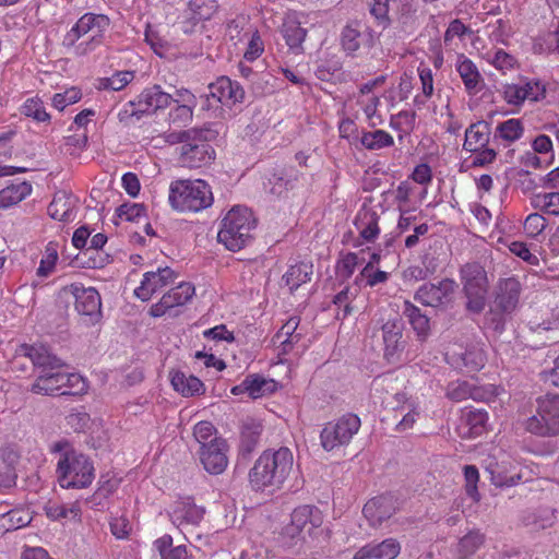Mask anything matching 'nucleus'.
<instances>
[{
    "label": "nucleus",
    "mask_w": 559,
    "mask_h": 559,
    "mask_svg": "<svg viewBox=\"0 0 559 559\" xmlns=\"http://www.w3.org/2000/svg\"><path fill=\"white\" fill-rule=\"evenodd\" d=\"M292 451L282 447L278 450H265L249 471V483L253 490H275L282 487L293 469Z\"/></svg>",
    "instance_id": "nucleus-1"
},
{
    "label": "nucleus",
    "mask_w": 559,
    "mask_h": 559,
    "mask_svg": "<svg viewBox=\"0 0 559 559\" xmlns=\"http://www.w3.org/2000/svg\"><path fill=\"white\" fill-rule=\"evenodd\" d=\"M23 352L31 359L36 377L31 391L43 395L62 391L66 378L63 361L45 346H24Z\"/></svg>",
    "instance_id": "nucleus-2"
},
{
    "label": "nucleus",
    "mask_w": 559,
    "mask_h": 559,
    "mask_svg": "<svg viewBox=\"0 0 559 559\" xmlns=\"http://www.w3.org/2000/svg\"><path fill=\"white\" fill-rule=\"evenodd\" d=\"M52 451L59 453L57 478L62 488L81 489L88 487L95 478V468L91 459L75 451L66 441L56 442Z\"/></svg>",
    "instance_id": "nucleus-3"
},
{
    "label": "nucleus",
    "mask_w": 559,
    "mask_h": 559,
    "mask_svg": "<svg viewBox=\"0 0 559 559\" xmlns=\"http://www.w3.org/2000/svg\"><path fill=\"white\" fill-rule=\"evenodd\" d=\"M168 199L177 211L199 212L212 205L213 193L204 180H176L170 183Z\"/></svg>",
    "instance_id": "nucleus-4"
},
{
    "label": "nucleus",
    "mask_w": 559,
    "mask_h": 559,
    "mask_svg": "<svg viewBox=\"0 0 559 559\" xmlns=\"http://www.w3.org/2000/svg\"><path fill=\"white\" fill-rule=\"evenodd\" d=\"M255 227L252 212L247 207H233L222 221L217 240L230 251H238L251 240Z\"/></svg>",
    "instance_id": "nucleus-5"
},
{
    "label": "nucleus",
    "mask_w": 559,
    "mask_h": 559,
    "mask_svg": "<svg viewBox=\"0 0 559 559\" xmlns=\"http://www.w3.org/2000/svg\"><path fill=\"white\" fill-rule=\"evenodd\" d=\"M536 403V413L525 420V430L543 438L559 436V394L538 397Z\"/></svg>",
    "instance_id": "nucleus-6"
},
{
    "label": "nucleus",
    "mask_w": 559,
    "mask_h": 559,
    "mask_svg": "<svg viewBox=\"0 0 559 559\" xmlns=\"http://www.w3.org/2000/svg\"><path fill=\"white\" fill-rule=\"evenodd\" d=\"M463 292L467 298L466 309L480 313L486 305L488 278L485 269L477 262L466 263L460 271Z\"/></svg>",
    "instance_id": "nucleus-7"
},
{
    "label": "nucleus",
    "mask_w": 559,
    "mask_h": 559,
    "mask_svg": "<svg viewBox=\"0 0 559 559\" xmlns=\"http://www.w3.org/2000/svg\"><path fill=\"white\" fill-rule=\"evenodd\" d=\"M360 418L352 413L324 425L321 433V445L325 451L347 445L360 428Z\"/></svg>",
    "instance_id": "nucleus-8"
},
{
    "label": "nucleus",
    "mask_w": 559,
    "mask_h": 559,
    "mask_svg": "<svg viewBox=\"0 0 559 559\" xmlns=\"http://www.w3.org/2000/svg\"><path fill=\"white\" fill-rule=\"evenodd\" d=\"M217 9L218 5L215 0H187L186 7L179 12L175 25L182 33L192 34L200 23L211 20Z\"/></svg>",
    "instance_id": "nucleus-9"
},
{
    "label": "nucleus",
    "mask_w": 559,
    "mask_h": 559,
    "mask_svg": "<svg viewBox=\"0 0 559 559\" xmlns=\"http://www.w3.org/2000/svg\"><path fill=\"white\" fill-rule=\"evenodd\" d=\"M66 295L74 298L75 310L79 314L88 318L90 323L94 324L102 316L100 295L94 287H84L80 283H73L63 287Z\"/></svg>",
    "instance_id": "nucleus-10"
},
{
    "label": "nucleus",
    "mask_w": 559,
    "mask_h": 559,
    "mask_svg": "<svg viewBox=\"0 0 559 559\" xmlns=\"http://www.w3.org/2000/svg\"><path fill=\"white\" fill-rule=\"evenodd\" d=\"M456 287V283L451 278L426 283L415 292L414 299L426 307H445L451 302Z\"/></svg>",
    "instance_id": "nucleus-11"
},
{
    "label": "nucleus",
    "mask_w": 559,
    "mask_h": 559,
    "mask_svg": "<svg viewBox=\"0 0 559 559\" xmlns=\"http://www.w3.org/2000/svg\"><path fill=\"white\" fill-rule=\"evenodd\" d=\"M228 444L222 437L211 439V444L200 447L198 454L203 468L211 475H219L228 466Z\"/></svg>",
    "instance_id": "nucleus-12"
},
{
    "label": "nucleus",
    "mask_w": 559,
    "mask_h": 559,
    "mask_svg": "<svg viewBox=\"0 0 559 559\" xmlns=\"http://www.w3.org/2000/svg\"><path fill=\"white\" fill-rule=\"evenodd\" d=\"M447 360L456 369L476 372L485 366L487 357L483 346L478 343H473L448 352Z\"/></svg>",
    "instance_id": "nucleus-13"
},
{
    "label": "nucleus",
    "mask_w": 559,
    "mask_h": 559,
    "mask_svg": "<svg viewBox=\"0 0 559 559\" xmlns=\"http://www.w3.org/2000/svg\"><path fill=\"white\" fill-rule=\"evenodd\" d=\"M204 513V508L197 506L191 498H185L173 504L169 518L173 524L186 534L201 523Z\"/></svg>",
    "instance_id": "nucleus-14"
},
{
    "label": "nucleus",
    "mask_w": 559,
    "mask_h": 559,
    "mask_svg": "<svg viewBox=\"0 0 559 559\" xmlns=\"http://www.w3.org/2000/svg\"><path fill=\"white\" fill-rule=\"evenodd\" d=\"M173 103L175 106L169 110L167 121L176 128L187 127L192 122L193 111L198 105L195 95L188 88L176 90Z\"/></svg>",
    "instance_id": "nucleus-15"
},
{
    "label": "nucleus",
    "mask_w": 559,
    "mask_h": 559,
    "mask_svg": "<svg viewBox=\"0 0 559 559\" xmlns=\"http://www.w3.org/2000/svg\"><path fill=\"white\" fill-rule=\"evenodd\" d=\"M323 523L322 512L314 506H300L297 507L292 513L290 525L287 528L288 534L293 537L302 534V539L306 535L311 536L314 530L319 528Z\"/></svg>",
    "instance_id": "nucleus-16"
},
{
    "label": "nucleus",
    "mask_w": 559,
    "mask_h": 559,
    "mask_svg": "<svg viewBox=\"0 0 559 559\" xmlns=\"http://www.w3.org/2000/svg\"><path fill=\"white\" fill-rule=\"evenodd\" d=\"M174 95L166 93L158 84L145 87L133 100L131 106H138V111L143 115H154L164 110L173 103Z\"/></svg>",
    "instance_id": "nucleus-17"
},
{
    "label": "nucleus",
    "mask_w": 559,
    "mask_h": 559,
    "mask_svg": "<svg viewBox=\"0 0 559 559\" xmlns=\"http://www.w3.org/2000/svg\"><path fill=\"white\" fill-rule=\"evenodd\" d=\"M403 331L404 323L400 318L390 319L382 325L384 357L390 364L397 362L405 348Z\"/></svg>",
    "instance_id": "nucleus-18"
},
{
    "label": "nucleus",
    "mask_w": 559,
    "mask_h": 559,
    "mask_svg": "<svg viewBox=\"0 0 559 559\" xmlns=\"http://www.w3.org/2000/svg\"><path fill=\"white\" fill-rule=\"evenodd\" d=\"M212 140H195L180 148L179 162L188 168H200L210 164L215 158V151L210 145Z\"/></svg>",
    "instance_id": "nucleus-19"
},
{
    "label": "nucleus",
    "mask_w": 559,
    "mask_h": 559,
    "mask_svg": "<svg viewBox=\"0 0 559 559\" xmlns=\"http://www.w3.org/2000/svg\"><path fill=\"white\" fill-rule=\"evenodd\" d=\"M397 509L399 502L395 496L384 493L370 499L364 506L362 513L372 526H378L390 519Z\"/></svg>",
    "instance_id": "nucleus-20"
},
{
    "label": "nucleus",
    "mask_w": 559,
    "mask_h": 559,
    "mask_svg": "<svg viewBox=\"0 0 559 559\" xmlns=\"http://www.w3.org/2000/svg\"><path fill=\"white\" fill-rule=\"evenodd\" d=\"M175 278V272L168 266L158 267L155 272H146L141 285L135 288L134 295L142 301H147L155 293L174 283Z\"/></svg>",
    "instance_id": "nucleus-21"
},
{
    "label": "nucleus",
    "mask_w": 559,
    "mask_h": 559,
    "mask_svg": "<svg viewBox=\"0 0 559 559\" xmlns=\"http://www.w3.org/2000/svg\"><path fill=\"white\" fill-rule=\"evenodd\" d=\"M521 292V283L515 277L500 280L496 288L493 306L507 313H513L519 306Z\"/></svg>",
    "instance_id": "nucleus-22"
},
{
    "label": "nucleus",
    "mask_w": 559,
    "mask_h": 559,
    "mask_svg": "<svg viewBox=\"0 0 559 559\" xmlns=\"http://www.w3.org/2000/svg\"><path fill=\"white\" fill-rule=\"evenodd\" d=\"M210 96L224 105H234L243 102L245 90L237 82L227 76H221L209 85Z\"/></svg>",
    "instance_id": "nucleus-23"
},
{
    "label": "nucleus",
    "mask_w": 559,
    "mask_h": 559,
    "mask_svg": "<svg viewBox=\"0 0 559 559\" xmlns=\"http://www.w3.org/2000/svg\"><path fill=\"white\" fill-rule=\"evenodd\" d=\"M402 313L419 342H426L431 334L430 319L409 300H404Z\"/></svg>",
    "instance_id": "nucleus-24"
},
{
    "label": "nucleus",
    "mask_w": 559,
    "mask_h": 559,
    "mask_svg": "<svg viewBox=\"0 0 559 559\" xmlns=\"http://www.w3.org/2000/svg\"><path fill=\"white\" fill-rule=\"evenodd\" d=\"M401 545L394 538H388L379 544H368L361 547L354 559H395L400 554Z\"/></svg>",
    "instance_id": "nucleus-25"
},
{
    "label": "nucleus",
    "mask_w": 559,
    "mask_h": 559,
    "mask_svg": "<svg viewBox=\"0 0 559 559\" xmlns=\"http://www.w3.org/2000/svg\"><path fill=\"white\" fill-rule=\"evenodd\" d=\"M218 131L214 130L210 124H204L200 128H191L187 130H174L164 134L165 142L174 145L181 143L186 145L195 140H215Z\"/></svg>",
    "instance_id": "nucleus-26"
},
{
    "label": "nucleus",
    "mask_w": 559,
    "mask_h": 559,
    "mask_svg": "<svg viewBox=\"0 0 559 559\" xmlns=\"http://www.w3.org/2000/svg\"><path fill=\"white\" fill-rule=\"evenodd\" d=\"M490 138V124L484 120L472 123L465 131L463 148L475 153L486 147Z\"/></svg>",
    "instance_id": "nucleus-27"
},
{
    "label": "nucleus",
    "mask_w": 559,
    "mask_h": 559,
    "mask_svg": "<svg viewBox=\"0 0 559 559\" xmlns=\"http://www.w3.org/2000/svg\"><path fill=\"white\" fill-rule=\"evenodd\" d=\"M485 471L489 473L490 480L496 487H512L522 481V474L512 472L504 463L489 460Z\"/></svg>",
    "instance_id": "nucleus-28"
},
{
    "label": "nucleus",
    "mask_w": 559,
    "mask_h": 559,
    "mask_svg": "<svg viewBox=\"0 0 559 559\" xmlns=\"http://www.w3.org/2000/svg\"><path fill=\"white\" fill-rule=\"evenodd\" d=\"M109 24L110 20L107 15L88 12L83 14L72 27L81 38L90 32L103 35Z\"/></svg>",
    "instance_id": "nucleus-29"
},
{
    "label": "nucleus",
    "mask_w": 559,
    "mask_h": 559,
    "mask_svg": "<svg viewBox=\"0 0 559 559\" xmlns=\"http://www.w3.org/2000/svg\"><path fill=\"white\" fill-rule=\"evenodd\" d=\"M107 242V237L98 233L94 235L90 241V247H87L81 254H78L75 257V263L79 266L82 267H88V269H96L103 266V259H97L96 257L92 254H99L98 250L102 249L105 243Z\"/></svg>",
    "instance_id": "nucleus-30"
},
{
    "label": "nucleus",
    "mask_w": 559,
    "mask_h": 559,
    "mask_svg": "<svg viewBox=\"0 0 559 559\" xmlns=\"http://www.w3.org/2000/svg\"><path fill=\"white\" fill-rule=\"evenodd\" d=\"M312 273V263L301 261L288 267L283 275V281L289 287L290 293H293L302 284L308 283L311 280Z\"/></svg>",
    "instance_id": "nucleus-31"
},
{
    "label": "nucleus",
    "mask_w": 559,
    "mask_h": 559,
    "mask_svg": "<svg viewBox=\"0 0 559 559\" xmlns=\"http://www.w3.org/2000/svg\"><path fill=\"white\" fill-rule=\"evenodd\" d=\"M170 382L173 388L183 396H193L204 391V384L199 378L187 376L179 370L170 372Z\"/></svg>",
    "instance_id": "nucleus-32"
},
{
    "label": "nucleus",
    "mask_w": 559,
    "mask_h": 559,
    "mask_svg": "<svg viewBox=\"0 0 559 559\" xmlns=\"http://www.w3.org/2000/svg\"><path fill=\"white\" fill-rule=\"evenodd\" d=\"M73 206L74 202L71 195L67 191H58L48 205V214L59 222H68L72 217Z\"/></svg>",
    "instance_id": "nucleus-33"
},
{
    "label": "nucleus",
    "mask_w": 559,
    "mask_h": 559,
    "mask_svg": "<svg viewBox=\"0 0 559 559\" xmlns=\"http://www.w3.org/2000/svg\"><path fill=\"white\" fill-rule=\"evenodd\" d=\"M378 214L371 209L360 211L355 219V226L359 230V235L366 241L374 240L379 233Z\"/></svg>",
    "instance_id": "nucleus-34"
},
{
    "label": "nucleus",
    "mask_w": 559,
    "mask_h": 559,
    "mask_svg": "<svg viewBox=\"0 0 559 559\" xmlns=\"http://www.w3.org/2000/svg\"><path fill=\"white\" fill-rule=\"evenodd\" d=\"M456 70L468 94L473 95L480 91L481 76L472 60L465 58L460 61Z\"/></svg>",
    "instance_id": "nucleus-35"
},
{
    "label": "nucleus",
    "mask_w": 559,
    "mask_h": 559,
    "mask_svg": "<svg viewBox=\"0 0 559 559\" xmlns=\"http://www.w3.org/2000/svg\"><path fill=\"white\" fill-rule=\"evenodd\" d=\"M282 33L287 46L296 51L302 50V43L306 38L307 31L300 26V22L288 17L283 23Z\"/></svg>",
    "instance_id": "nucleus-36"
},
{
    "label": "nucleus",
    "mask_w": 559,
    "mask_h": 559,
    "mask_svg": "<svg viewBox=\"0 0 559 559\" xmlns=\"http://www.w3.org/2000/svg\"><path fill=\"white\" fill-rule=\"evenodd\" d=\"M32 192V186L26 182H19L0 190V209L15 205L23 201Z\"/></svg>",
    "instance_id": "nucleus-37"
},
{
    "label": "nucleus",
    "mask_w": 559,
    "mask_h": 559,
    "mask_svg": "<svg viewBox=\"0 0 559 559\" xmlns=\"http://www.w3.org/2000/svg\"><path fill=\"white\" fill-rule=\"evenodd\" d=\"M360 144L368 151H379L394 144L393 136L384 130L362 131Z\"/></svg>",
    "instance_id": "nucleus-38"
},
{
    "label": "nucleus",
    "mask_w": 559,
    "mask_h": 559,
    "mask_svg": "<svg viewBox=\"0 0 559 559\" xmlns=\"http://www.w3.org/2000/svg\"><path fill=\"white\" fill-rule=\"evenodd\" d=\"M262 426L254 420L246 421L241 429L240 452L243 455L250 454L259 443Z\"/></svg>",
    "instance_id": "nucleus-39"
},
{
    "label": "nucleus",
    "mask_w": 559,
    "mask_h": 559,
    "mask_svg": "<svg viewBox=\"0 0 559 559\" xmlns=\"http://www.w3.org/2000/svg\"><path fill=\"white\" fill-rule=\"evenodd\" d=\"M360 27L361 25L359 23H349L342 31L341 44L348 55H353L357 51L366 37L361 33Z\"/></svg>",
    "instance_id": "nucleus-40"
},
{
    "label": "nucleus",
    "mask_w": 559,
    "mask_h": 559,
    "mask_svg": "<svg viewBox=\"0 0 559 559\" xmlns=\"http://www.w3.org/2000/svg\"><path fill=\"white\" fill-rule=\"evenodd\" d=\"M447 396L454 402H462L468 397L479 400L480 391L467 381H452L447 386Z\"/></svg>",
    "instance_id": "nucleus-41"
},
{
    "label": "nucleus",
    "mask_w": 559,
    "mask_h": 559,
    "mask_svg": "<svg viewBox=\"0 0 559 559\" xmlns=\"http://www.w3.org/2000/svg\"><path fill=\"white\" fill-rule=\"evenodd\" d=\"M524 133V126L520 119L511 118L496 127L495 136L508 143L519 140Z\"/></svg>",
    "instance_id": "nucleus-42"
},
{
    "label": "nucleus",
    "mask_w": 559,
    "mask_h": 559,
    "mask_svg": "<svg viewBox=\"0 0 559 559\" xmlns=\"http://www.w3.org/2000/svg\"><path fill=\"white\" fill-rule=\"evenodd\" d=\"M155 548L159 552L162 559H187L188 554L186 546H173V537L164 535L154 543Z\"/></svg>",
    "instance_id": "nucleus-43"
},
{
    "label": "nucleus",
    "mask_w": 559,
    "mask_h": 559,
    "mask_svg": "<svg viewBox=\"0 0 559 559\" xmlns=\"http://www.w3.org/2000/svg\"><path fill=\"white\" fill-rule=\"evenodd\" d=\"M298 325L299 319L297 317H292L276 333L275 337L281 342L284 353H287L293 344L300 340V334L296 333Z\"/></svg>",
    "instance_id": "nucleus-44"
},
{
    "label": "nucleus",
    "mask_w": 559,
    "mask_h": 559,
    "mask_svg": "<svg viewBox=\"0 0 559 559\" xmlns=\"http://www.w3.org/2000/svg\"><path fill=\"white\" fill-rule=\"evenodd\" d=\"M248 382V395L252 399H259L270 394L275 389V382L264 377L253 373L246 377Z\"/></svg>",
    "instance_id": "nucleus-45"
},
{
    "label": "nucleus",
    "mask_w": 559,
    "mask_h": 559,
    "mask_svg": "<svg viewBox=\"0 0 559 559\" xmlns=\"http://www.w3.org/2000/svg\"><path fill=\"white\" fill-rule=\"evenodd\" d=\"M532 206L549 215H559V192L535 194L532 198Z\"/></svg>",
    "instance_id": "nucleus-46"
},
{
    "label": "nucleus",
    "mask_w": 559,
    "mask_h": 559,
    "mask_svg": "<svg viewBox=\"0 0 559 559\" xmlns=\"http://www.w3.org/2000/svg\"><path fill=\"white\" fill-rule=\"evenodd\" d=\"M194 286L191 283L182 282L178 286L164 294L168 298L171 308L186 305L194 295Z\"/></svg>",
    "instance_id": "nucleus-47"
},
{
    "label": "nucleus",
    "mask_w": 559,
    "mask_h": 559,
    "mask_svg": "<svg viewBox=\"0 0 559 559\" xmlns=\"http://www.w3.org/2000/svg\"><path fill=\"white\" fill-rule=\"evenodd\" d=\"M21 112L37 122L50 121V115L46 111L43 100L38 97L27 98L21 108Z\"/></svg>",
    "instance_id": "nucleus-48"
},
{
    "label": "nucleus",
    "mask_w": 559,
    "mask_h": 559,
    "mask_svg": "<svg viewBox=\"0 0 559 559\" xmlns=\"http://www.w3.org/2000/svg\"><path fill=\"white\" fill-rule=\"evenodd\" d=\"M511 314L512 313H507L498 307L492 306L485 316L486 328L498 335L502 334L506 331V325Z\"/></svg>",
    "instance_id": "nucleus-49"
},
{
    "label": "nucleus",
    "mask_w": 559,
    "mask_h": 559,
    "mask_svg": "<svg viewBox=\"0 0 559 559\" xmlns=\"http://www.w3.org/2000/svg\"><path fill=\"white\" fill-rule=\"evenodd\" d=\"M134 79L133 71H118L110 78L100 81V87L110 91H121Z\"/></svg>",
    "instance_id": "nucleus-50"
},
{
    "label": "nucleus",
    "mask_w": 559,
    "mask_h": 559,
    "mask_svg": "<svg viewBox=\"0 0 559 559\" xmlns=\"http://www.w3.org/2000/svg\"><path fill=\"white\" fill-rule=\"evenodd\" d=\"M87 388V382L81 374L66 372L64 388L60 395H81L86 393Z\"/></svg>",
    "instance_id": "nucleus-51"
},
{
    "label": "nucleus",
    "mask_w": 559,
    "mask_h": 559,
    "mask_svg": "<svg viewBox=\"0 0 559 559\" xmlns=\"http://www.w3.org/2000/svg\"><path fill=\"white\" fill-rule=\"evenodd\" d=\"M359 264L358 254L348 252L343 255L336 263L335 271L338 278L346 281L355 272L356 266Z\"/></svg>",
    "instance_id": "nucleus-52"
},
{
    "label": "nucleus",
    "mask_w": 559,
    "mask_h": 559,
    "mask_svg": "<svg viewBox=\"0 0 559 559\" xmlns=\"http://www.w3.org/2000/svg\"><path fill=\"white\" fill-rule=\"evenodd\" d=\"M355 295L350 292L349 287H344L341 292H338L334 298L333 304L337 307L338 311L336 313L337 319H345L352 313L350 301Z\"/></svg>",
    "instance_id": "nucleus-53"
},
{
    "label": "nucleus",
    "mask_w": 559,
    "mask_h": 559,
    "mask_svg": "<svg viewBox=\"0 0 559 559\" xmlns=\"http://www.w3.org/2000/svg\"><path fill=\"white\" fill-rule=\"evenodd\" d=\"M1 520L8 524V530H17L28 525L32 516L28 511L16 509L3 514Z\"/></svg>",
    "instance_id": "nucleus-54"
},
{
    "label": "nucleus",
    "mask_w": 559,
    "mask_h": 559,
    "mask_svg": "<svg viewBox=\"0 0 559 559\" xmlns=\"http://www.w3.org/2000/svg\"><path fill=\"white\" fill-rule=\"evenodd\" d=\"M193 437L200 447L211 444V439L217 437L216 428L210 421H200L193 428Z\"/></svg>",
    "instance_id": "nucleus-55"
},
{
    "label": "nucleus",
    "mask_w": 559,
    "mask_h": 559,
    "mask_svg": "<svg viewBox=\"0 0 559 559\" xmlns=\"http://www.w3.org/2000/svg\"><path fill=\"white\" fill-rule=\"evenodd\" d=\"M464 478H465V490L468 497H471L474 501L479 500V493L477 489V483L479 479V473L475 465H465L464 468Z\"/></svg>",
    "instance_id": "nucleus-56"
},
{
    "label": "nucleus",
    "mask_w": 559,
    "mask_h": 559,
    "mask_svg": "<svg viewBox=\"0 0 559 559\" xmlns=\"http://www.w3.org/2000/svg\"><path fill=\"white\" fill-rule=\"evenodd\" d=\"M46 513L52 520L76 519L80 516V508L78 506L52 504L46 508Z\"/></svg>",
    "instance_id": "nucleus-57"
},
{
    "label": "nucleus",
    "mask_w": 559,
    "mask_h": 559,
    "mask_svg": "<svg viewBox=\"0 0 559 559\" xmlns=\"http://www.w3.org/2000/svg\"><path fill=\"white\" fill-rule=\"evenodd\" d=\"M399 21L405 29H413L416 22V8L411 0L400 1Z\"/></svg>",
    "instance_id": "nucleus-58"
},
{
    "label": "nucleus",
    "mask_w": 559,
    "mask_h": 559,
    "mask_svg": "<svg viewBox=\"0 0 559 559\" xmlns=\"http://www.w3.org/2000/svg\"><path fill=\"white\" fill-rule=\"evenodd\" d=\"M546 226V218L538 213L530 214L524 222V230L532 238H535L543 233Z\"/></svg>",
    "instance_id": "nucleus-59"
},
{
    "label": "nucleus",
    "mask_w": 559,
    "mask_h": 559,
    "mask_svg": "<svg viewBox=\"0 0 559 559\" xmlns=\"http://www.w3.org/2000/svg\"><path fill=\"white\" fill-rule=\"evenodd\" d=\"M484 543V536L479 532H469L460 540V551L463 555L474 554Z\"/></svg>",
    "instance_id": "nucleus-60"
},
{
    "label": "nucleus",
    "mask_w": 559,
    "mask_h": 559,
    "mask_svg": "<svg viewBox=\"0 0 559 559\" xmlns=\"http://www.w3.org/2000/svg\"><path fill=\"white\" fill-rule=\"evenodd\" d=\"M116 213L120 218L133 222L145 216V207L139 203H123L117 209Z\"/></svg>",
    "instance_id": "nucleus-61"
},
{
    "label": "nucleus",
    "mask_w": 559,
    "mask_h": 559,
    "mask_svg": "<svg viewBox=\"0 0 559 559\" xmlns=\"http://www.w3.org/2000/svg\"><path fill=\"white\" fill-rule=\"evenodd\" d=\"M81 92L76 88H70L64 93H57L52 97V105L58 110H63L67 106L75 104L81 99Z\"/></svg>",
    "instance_id": "nucleus-62"
},
{
    "label": "nucleus",
    "mask_w": 559,
    "mask_h": 559,
    "mask_svg": "<svg viewBox=\"0 0 559 559\" xmlns=\"http://www.w3.org/2000/svg\"><path fill=\"white\" fill-rule=\"evenodd\" d=\"M488 420V414L484 411H471L467 414L466 421L472 435H480Z\"/></svg>",
    "instance_id": "nucleus-63"
},
{
    "label": "nucleus",
    "mask_w": 559,
    "mask_h": 559,
    "mask_svg": "<svg viewBox=\"0 0 559 559\" xmlns=\"http://www.w3.org/2000/svg\"><path fill=\"white\" fill-rule=\"evenodd\" d=\"M509 250L531 265H537L539 262L538 258L530 251L525 242L513 241L509 245Z\"/></svg>",
    "instance_id": "nucleus-64"
}]
</instances>
